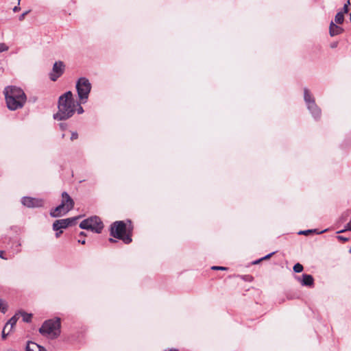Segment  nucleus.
I'll list each match as a JSON object with an SVG mask.
<instances>
[{
	"label": "nucleus",
	"instance_id": "nucleus-40",
	"mask_svg": "<svg viewBox=\"0 0 351 351\" xmlns=\"http://www.w3.org/2000/svg\"><path fill=\"white\" fill-rule=\"evenodd\" d=\"M109 241L110 242H116V241L114 239H112V238L109 239Z\"/></svg>",
	"mask_w": 351,
	"mask_h": 351
},
{
	"label": "nucleus",
	"instance_id": "nucleus-19",
	"mask_svg": "<svg viewBox=\"0 0 351 351\" xmlns=\"http://www.w3.org/2000/svg\"><path fill=\"white\" fill-rule=\"evenodd\" d=\"M293 269L295 273H300L303 271L304 267H303L302 265H301L300 263H296L293 266Z\"/></svg>",
	"mask_w": 351,
	"mask_h": 351
},
{
	"label": "nucleus",
	"instance_id": "nucleus-18",
	"mask_svg": "<svg viewBox=\"0 0 351 351\" xmlns=\"http://www.w3.org/2000/svg\"><path fill=\"white\" fill-rule=\"evenodd\" d=\"M344 13L343 12H339L335 16V22L337 24H341L344 21Z\"/></svg>",
	"mask_w": 351,
	"mask_h": 351
},
{
	"label": "nucleus",
	"instance_id": "nucleus-25",
	"mask_svg": "<svg viewBox=\"0 0 351 351\" xmlns=\"http://www.w3.org/2000/svg\"><path fill=\"white\" fill-rule=\"evenodd\" d=\"M211 269L213 270H222V271H226L228 270L227 267H221V266H213L211 267Z\"/></svg>",
	"mask_w": 351,
	"mask_h": 351
},
{
	"label": "nucleus",
	"instance_id": "nucleus-16",
	"mask_svg": "<svg viewBox=\"0 0 351 351\" xmlns=\"http://www.w3.org/2000/svg\"><path fill=\"white\" fill-rule=\"evenodd\" d=\"M19 319V314L16 313L13 317H12L8 322L5 324V326H7V328L9 327L8 332H10V331L12 330L14 326L16 325L17 320Z\"/></svg>",
	"mask_w": 351,
	"mask_h": 351
},
{
	"label": "nucleus",
	"instance_id": "nucleus-5",
	"mask_svg": "<svg viewBox=\"0 0 351 351\" xmlns=\"http://www.w3.org/2000/svg\"><path fill=\"white\" fill-rule=\"evenodd\" d=\"M75 86L81 103H86L92 88L90 82L86 77H80L77 81Z\"/></svg>",
	"mask_w": 351,
	"mask_h": 351
},
{
	"label": "nucleus",
	"instance_id": "nucleus-9",
	"mask_svg": "<svg viewBox=\"0 0 351 351\" xmlns=\"http://www.w3.org/2000/svg\"><path fill=\"white\" fill-rule=\"evenodd\" d=\"M21 203L23 206L27 208H40L43 206L44 200L40 198L23 197L22 198Z\"/></svg>",
	"mask_w": 351,
	"mask_h": 351
},
{
	"label": "nucleus",
	"instance_id": "nucleus-38",
	"mask_svg": "<svg viewBox=\"0 0 351 351\" xmlns=\"http://www.w3.org/2000/svg\"><path fill=\"white\" fill-rule=\"evenodd\" d=\"M263 261V260H261V258H260V259H258V260L255 261L253 263H254V264H258V263H260L261 261Z\"/></svg>",
	"mask_w": 351,
	"mask_h": 351
},
{
	"label": "nucleus",
	"instance_id": "nucleus-29",
	"mask_svg": "<svg viewBox=\"0 0 351 351\" xmlns=\"http://www.w3.org/2000/svg\"><path fill=\"white\" fill-rule=\"evenodd\" d=\"M30 12V10H27L25 12H23L22 14H21L19 17V20L20 21H22L24 20L25 16Z\"/></svg>",
	"mask_w": 351,
	"mask_h": 351
},
{
	"label": "nucleus",
	"instance_id": "nucleus-24",
	"mask_svg": "<svg viewBox=\"0 0 351 351\" xmlns=\"http://www.w3.org/2000/svg\"><path fill=\"white\" fill-rule=\"evenodd\" d=\"M80 217H81V216H77V217H75L67 218L66 219H70L69 220V226H72L75 223L76 220H77Z\"/></svg>",
	"mask_w": 351,
	"mask_h": 351
},
{
	"label": "nucleus",
	"instance_id": "nucleus-7",
	"mask_svg": "<svg viewBox=\"0 0 351 351\" xmlns=\"http://www.w3.org/2000/svg\"><path fill=\"white\" fill-rule=\"evenodd\" d=\"M304 99L313 117L315 119L319 118L321 115V110L315 104L314 97L310 93L309 90L306 88L304 89Z\"/></svg>",
	"mask_w": 351,
	"mask_h": 351
},
{
	"label": "nucleus",
	"instance_id": "nucleus-2",
	"mask_svg": "<svg viewBox=\"0 0 351 351\" xmlns=\"http://www.w3.org/2000/svg\"><path fill=\"white\" fill-rule=\"evenodd\" d=\"M7 107L10 110L22 108L27 100L24 91L16 86H7L3 90Z\"/></svg>",
	"mask_w": 351,
	"mask_h": 351
},
{
	"label": "nucleus",
	"instance_id": "nucleus-46",
	"mask_svg": "<svg viewBox=\"0 0 351 351\" xmlns=\"http://www.w3.org/2000/svg\"><path fill=\"white\" fill-rule=\"evenodd\" d=\"M7 351H14V350H7Z\"/></svg>",
	"mask_w": 351,
	"mask_h": 351
},
{
	"label": "nucleus",
	"instance_id": "nucleus-43",
	"mask_svg": "<svg viewBox=\"0 0 351 351\" xmlns=\"http://www.w3.org/2000/svg\"><path fill=\"white\" fill-rule=\"evenodd\" d=\"M169 351H178V350L176 349H173V350H169Z\"/></svg>",
	"mask_w": 351,
	"mask_h": 351
},
{
	"label": "nucleus",
	"instance_id": "nucleus-17",
	"mask_svg": "<svg viewBox=\"0 0 351 351\" xmlns=\"http://www.w3.org/2000/svg\"><path fill=\"white\" fill-rule=\"evenodd\" d=\"M18 314H19V315H20L22 317L23 322H27V323H29L31 322L32 317V314L27 313L25 312H19Z\"/></svg>",
	"mask_w": 351,
	"mask_h": 351
},
{
	"label": "nucleus",
	"instance_id": "nucleus-44",
	"mask_svg": "<svg viewBox=\"0 0 351 351\" xmlns=\"http://www.w3.org/2000/svg\"><path fill=\"white\" fill-rule=\"evenodd\" d=\"M350 20L351 21V12H350Z\"/></svg>",
	"mask_w": 351,
	"mask_h": 351
},
{
	"label": "nucleus",
	"instance_id": "nucleus-31",
	"mask_svg": "<svg viewBox=\"0 0 351 351\" xmlns=\"http://www.w3.org/2000/svg\"><path fill=\"white\" fill-rule=\"evenodd\" d=\"M275 252H271L266 256H265L264 257L261 258V260H267V259H269L273 254H274Z\"/></svg>",
	"mask_w": 351,
	"mask_h": 351
},
{
	"label": "nucleus",
	"instance_id": "nucleus-20",
	"mask_svg": "<svg viewBox=\"0 0 351 351\" xmlns=\"http://www.w3.org/2000/svg\"><path fill=\"white\" fill-rule=\"evenodd\" d=\"M7 311V304L3 300H0V311L3 313H5Z\"/></svg>",
	"mask_w": 351,
	"mask_h": 351
},
{
	"label": "nucleus",
	"instance_id": "nucleus-23",
	"mask_svg": "<svg viewBox=\"0 0 351 351\" xmlns=\"http://www.w3.org/2000/svg\"><path fill=\"white\" fill-rule=\"evenodd\" d=\"M316 232V230H302L298 232L299 234H304V235H308L311 232Z\"/></svg>",
	"mask_w": 351,
	"mask_h": 351
},
{
	"label": "nucleus",
	"instance_id": "nucleus-21",
	"mask_svg": "<svg viewBox=\"0 0 351 351\" xmlns=\"http://www.w3.org/2000/svg\"><path fill=\"white\" fill-rule=\"evenodd\" d=\"M350 5V0H348L347 2L344 4L342 11L344 14H346L349 11V5Z\"/></svg>",
	"mask_w": 351,
	"mask_h": 351
},
{
	"label": "nucleus",
	"instance_id": "nucleus-42",
	"mask_svg": "<svg viewBox=\"0 0 351 351\" xmlns=\"http://www.w3.org/2000/svg\"><path fill=\"white\" fill-rule=\"evenodd\" d=\"M326 230H322V231H321V232H317V234H321V233H323V232H326Z\"/></svg>",
	"mask_w": 351,
	"mask_h": 351
},
{
	"label": "nucleus",
	"instance_id": "nucleus-13",
	"mask_svg": "<svg viewBox=\"0 0 351 351\" xmlns=\"http://www.w3.org/2000/svg\"><path fill=\"white\" fill-rule=\"evenodd\" d=\"M68 212H65V206L64 204H60L59 206L51 210L50 215L52 217H58L60 216L66 214Z\"/></svg>",
	"mask_w": 351,
	"mask_h": 351
},
{
	"label": "nucleus",
	"instance_id": "nucleus-30",
	"mask_svg": "<svg viewBox=\"0 0 351 351\" xmlns=\"http://www.w3.org/2000/svg\"><path fill=\"white\" fill-rule=\"evenodd\" d=\"M78 138V134L76 132H73L71 133V140L73 141Z\"/></svg>",
	"mask_w": 351,
	"mask_h": 351
},
{
	"label": "nucleus",
	"instance_id": "nucleus-11",
	"mask_svg": "<svg viewBox=\"0 0 351 351\" xmlns=\"http://www.w3.org/2000/svg\"><path fill=\"white\" fill-rule=\"evenodd\" d=\"M296 279L302 286L312 287L314 285L313 277L310 274H302V277H296Z\"/></svg>",
	"mask_w": 351,
	"mask_h": 351
},
{
	"label": "nucleus",
	"instance_id": "nucleus-15",
	"mask_svg": "<svg viewBox=\"0 0 351 351\" xmlns=\"http://www.w3.org/2000/svg\"><path fill=\"white\" fill-rule=\"evenodd\" d=\"M26 351H47L46 349L40 345L29 341L26 346Z\"/></svg>",
	"mask_w": 351,
	"mask_h": 351
},
{
	"label": "nucleus",
	"instance_id": "nucleus-34",
	"mask_svg": "<svg viewBox=\"0 0 351 351\" xmlns=\"http://www.w3.org/2000/svg\"><path fill=\"white\" fill-rule=\"evenodd\" d=\"M337 239H338L339 240H340V241H347L348 240V238L344 237H343V236H338V237H337Z\"/></svg>",
	"mask_w": 351,
	"mask_h": 351
},
{
	"label": "nucleus",
	"instance_id": "nucleus-8",
	"mask_svg": "<svg viewBox=\"0 0 351 351\" xmlns=\"http://www.w3.org/2000/svg\"><path fill=\"white\" fill-rule=\"evenodd\" d=\"M65 65L63 62H56L53 66L52 71L49 74L50 80L56 82L64 73Z\"/></svg>",
	"mask_w": 351,
	"mask_h": 351
},
{
	"label": "nucleus",
	"instance_id": "nucleus-39",
	"mask_svg": "<svg viewBox=\"0 0 351 351\" xmlns=\"http://www.w3.org/2000/svg\"><path fill=\"white\" fill-rule=\"evenodd\" d=\"M337 45V43H333V44L331 45V47L332 48L336 47Z\"/></svg>",
	"mask_w": 351,
	"mask_h": 351
},
{
	"label": "nucleus",
	"instance_id": "nucleus-33",
	"mask_svg": "<svg viewBox=\"0 0 351 351\" xmlns=\"http://www.w3.org/2000/svg\"><path fill=\"white\" fill-rule=\"evenodd\" d=\"M59 126H60V129H61L62 130H66V128H67V125H66V123H60Z\"/></svg>",
	"mask_w": 351,
	"mask_h": 351
},
{
	"label": "nucleus",
	"instance_id": "nucleus-26",
	"mask_svg": "<svg viewBox=\"0 0 351 351\" xmlns=\"http://www.w3.org/2000/svg\"><path fill=\"white\" fill-rule=\"evenodd\" d=\"M6 328H8L7 326H4V328L2 330L1 337H2V339H5L10 333V332H8V331L6 332Z\"/></svg>",
	"mask_w": 351,
	"mask_h": 351
},
{
	"label": "nucleus",
	"instance_id": "nucleus-28",
	"mask_svg": "<svg viewBox=\"0 0 351 351\" xmlns=\"http://www.w3.org/2000/svg\"><path fill=\"white\" fill-rule=\"evenodd\" d=\"M77 106H78L77 108H75V110H77V112L78 114H82L84 112V109L81 106V105L78 103H77Z\"/></svg>",
	"mask_w": 351,
	"mask_h": 351
},
{
	"label": "nucleus",
	"instance_id": "nucleus-22",
	"mask_svg": "<svg viewBox=\"0 0 351 351\" xmlns=\"http://www.w3.org/2000/svg\"><path fill=\"white\" fill-rule=\"evenodd\" d=\"M8 49L9 47L5 43H0V53L6 51L8 50Z\"/></svg>",
	"mask_w": 351,
	"mask_h": 351
},
{
	"label": "nucleus",
	"instance_id": "nucleus-35",
	"mask_svg": "<svg viewBox=\"0 0 351 351\" xmlns=\"http://www.w3.org/2000/svg\"><path fill=\"white\" fill-rule=\"evenodd\" d=\"M3 254H4V251L0 250V258L2 259L7 260V258L4 257Z\"/></svg>",
	"mask_w": 351,
	"mask_h": 351
},
{
	"label": "nucleus",
	"instance_id": "nucleus-14",
	"mask_svg": "<svg viewBox=\"0 0 351 351\" xmlns=\"http://www.w3.org/2000/svg\"><path fill=\"white\" fill-rule=\"evenodd\" d=\"M343 29L335 24L333 21H331L329 27V34L331 36H335L343 33Z\"/></svg>",
	"mask_w": 351,
	"mask_h": 351
},
{
	"label": "nucleus",
	"instance_id": "nucleus-3",
	"mask_svg": "<svg viewBox=\"0 0 351 351\" xmlns=\"http://www.w3.org/2000/svg\"><path fill=\"white\" fill-rule=\"evenodd\" d=\"M131 232L132 230L128 228L125 223L123 221H117L110 226V235L122 240L125 244H129L132 241Z\"/></svg>",
	"mask_w": 351,
	"mask_h": 351
},
{
	"label": "nucleus",
	"instance_id": "nucleus-1",
	"mask_svg": "<svg viewBox=\"0 0 351 351\" xmlns=\"http://www.w3.org/2000/svg\"><path fill=\"white\" fill-rule=\"evenodd\" d=\"M75 103L71 91L60 95L58 99V112L53 114L54 119L62 121L71 118L75 112Z\"/></svg>",
	"mask_w": 351,
	"mask_h": 351
},
{
	"label": "nucleus",
	"instance_id": "nucleus-37",
	"mask_svg": "<svg viewBox=\"0 0 351 351\" xmlns=\"http://www.w3.org/2000/svg\"><path fill=\"white\" fill-rule=\"evenodd\" d=\"M78 242L84 245V244H85L86 241H85V239L78 240Z\"/></svg>",
	"mask_w": 351,
	"mask_h": 351
},
{
	"label": "nucleus",
	"instance_id": "nucleus-27",
	"mask_svg": "<svg viewBox=\"0 0 351 351\" xmlns=\"http://www.w3.org/2000/svg\"><path fill=\"white\" fill-rule=\"evenodd\" d=\"M346 230H350L351 231V220L347 224L346 229L339 230V231L337 232V233H341V232H345Z\"/></svg>",
	"mask_w": 351,
	"mask_h": 351
},
{
	"label": "nucleus",
	"instance_id": "nucleus-41",
	"mask_svg": "<svg viewBox=\"0 0 351 351\" xmlns=\"http://www.w3.org/2000/svg\"><path fill=\"white\" fill-rule=\"evenodd\" d=\"M80 236H85V234H84V232H81L80 233Z\"/></svg>",
	"mask_w": 351,
	"mask_h": 351
},
{
	"label": "nucleus",
	"instance_id": "nucleus-45",
	"mask_svg": "<svg viewBox=\"0 0 351 351\" xmlns=\"http://www.w3.org/2000/svg\"><path fill=\"white\" fill-rule=\"evenodd\" d=\"M350 253H351V248L349 250Z\"/></svg>",
	"mask_w": 351,
	"mask_h": 351
},
{
	"label": "nucleus",
	"instance_id": "nucleus-10",
	"mask_svg": "<svg viewBox=\"0 0 351 351\" xmlns=\"http://www.w3.org/2000/svg\"><path fill=\"white\" fill-rule=\"evenodd\" d=\"M62 204H64L65 206V212H69L73 208L74 206V201L70 197V195L66 192H63L62 193Z\"/></svg>",
	"mask_w": 351,
	"mask_h": 351
},
{
	"label": "nucleus",
	"instance_id": "nucleus-36",
	"mask_svg": "<svg viewBox=\"0 0 351 351\" xmlns=\"http://www.w3.org/2000/svg\"><path fill=\"white\" fill-rule=\"evenodd\" d=\"M62 233V230H60V231H59V232H57L56 233V237H60V235Z\"/></svg>",
	"mask_w": 351,
	"mask_h": 351
},
{
	"label": "nucleus",
	"instance_id": "nucleus-12",
	"mask_svg": "<svg viewBox=\"0 0 351 351\" xmlns=\"http://www.w3.org/2000/svg\"><path fill=\"white\" fill-rule=\"evenodd\" d=\"M69 220L66 219L56 220L53 223V230L58 231L60 229L66 228L69 226Z\"/></svg>",
	"mask_w": 351,
	"mask_h": 351
},
{
	"label": "nucleus",
	"instance_id": "nucleus-6",
	"mask_svg": "<svg viewBox=\"0 0 351 351\" xmlns=\"http://www.w3.org/2000/svg\"><path fill=\"white\" fill-rule=\"evenodd\" d=\"M80 228L84 230H90L96 233H100L104 228V225L99 217L94 216L83 220L80 223Z\"/></svg>",
	"mask_w": 351,
	"mask_h": 351
},
{
	"label": "nucleus",
	"instance_id": "nucleus-32",
	"mask_svg": "<svg viewBox=\"0 0 351 351\" xmlns=\"http://www.w3.org/2000/svg\"><path fill=\"white\" fill-rule=\"evenodd\" d=\"M21 0H18V5H19ZM21 10L19 5H16L13 8L14 12H19Z\"/></svg>",
	"mask_w": 351,
	"mask_h": 351
},
{
	"label": "nucleus",
	"instance_id": "nucleus-4",
	"mask_svg": "<svg viewBox=\"0 0 351 351\" xmlns=\"http://www.w3.org/2000/svg\"><path fill=\"white\" fill-rule=\"evenodd\" d=\"M41 335L48 336L51 339L58 337L60 334V319H48L39 329Z\"/></svg>",
	"mask_w": 351,
	"mask_h": 351
}]
</instances>
